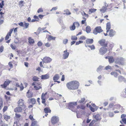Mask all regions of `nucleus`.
Here are the masks:
<instances>
[{
	"label": "nucleus",
	"mask_w": 126,
	"mask_h": 126,
	"mask_svg": "<svg viewBox=\"0 0 126 126\" xmlns=\"http://www.w3.org/2000/svg\"><path fill=\"white\" fill-rule=\"evenodd\" d=\"M18 107L14 109V111L15 112H21L23 110H25L26 109V106L24 101L22 99H19L17 102Z\"/></svg>",
	"instance_id": "f257e3e1"
},
{
	"label": "nucleus",
	"mask_w": 126,
	"mask_h": 126,
	"mask_svg": "<svg viewBox=\"0 0 126 126\" xmlns=\"http://www.w3.org/2000/svg\"><path fill=\"white\" fill-rule=\"evenodd\" d=\"M66 86L69 90H75L78 88L79 86V83L77 81H72L67 83Z\"/></svg>",
	"instance_id": "f03ea898"
},
{
	"label": "nucleus",
	"mask_w": 126,
	"mask_h": 126,
	"mask_svg": "<svg viewBox=\"0 0 126 126\" xmlns=\"http://www.w3.org/2000/svg\"><path fill=\"white\" fill-rule=\"evenodd\" d=\"M32 85L34 86V88L36 90H38L42 88L41 85L39 81L34 82L32 84Z\"/></svg>",
	"instance_id": "7ed1b4c3"
},
{
	"label": "nucleus",
	"mask_w": 126,
	"mask_h": 126,
	"mask_svg": "<svg viewBox=\"0 0 126 126\" xmlns=\"http://www.w3.org/2000/svg\"><path fill=\"white\" fill-rule=\"evenodd\" d=\"M103 30L100 26L96 27L93 30V33L95 35L97 34L98 33L102 32Z\"/></svg>",
	"instance_id": "20e7f679"
},
{
	"label": "nucleus",
	"mask_w": 126,
	"mask_h": 126,
	"mask_svg": "<svg viewBox=\"0 0 126 126\" xmlns=\"http://www.w3.org/2000/svg\"><path fill=\"white\" fill-rule=\"evenodd\" d=\"M98 43L102 47H107L108 46V42L106 41L105 39H101L98 42Z\"/></svg>",
	"instance_id": "39448f33"
},
{
	"label": "nucleus",
	"mask_w": 126,
	"mask_h": 126,
	"mask_svg": "<svg viewBox=\"0 0 126 126\" xmlns=\"http://www.w3.org/2000/svg\"><path fill=\"white\" fill-rule=\"evenodd\" d=\"M77 105V102H73L69 103L68 105V107L69 109L73 111L75 106Z\"/></svg>",
	"instance_id": "423d86ee"
},
{
	"label": "nucleus",
	"mask_w": 126,
	"mask_h": 126,
	"mask_svg": "<svg viewBox=\"0 0 126 126\" xmlns=\"http://www.w3.org/2000/svg\"><path fill=\"white\" fill-rule=\"evenodd\" d=\"M124 63V59L122 57L118 58L115 59V63L123 65Z\"/></svg>",
	"instance_id": "0eeeda50"
},
{
	"label": "nucleus",
	"mask_w": 126,
	"mask_h": 126,
	"mask_svg": "<svg viewBox=\"0 0 126 126\" xmlns=\"http://www.w3.org/2000/svg\"><path fill=\"white\" fill-rule=\"evenodd\" d=\"M47 92L45 93H43L41 96V99L42 100V103L45 106H46V99L47 98L46 97V95L47 94Z\"/></svg>",
	"instance_id": "6e6552de"
},
{
	"label": "nucleus",
	"mask_w": 126,
	"mask_h": 126,
	"mask_svg": "<svg viewBox=\"0 0 126 126\" xmlns=\"http://www.w3.org/2000/svg\"><path fill=\"white\" fill-rule=\"evenodd\" d=\"M106 47H102L100 48L99 52L100 54L104 55L107 52L108 49Z\"/></svg>",
	"instance_id": "1a4fd4ad"
},
{
	"label": "nucleus",
	"mask_w": 126,
	"mask_h": 126,
	"mask_svg": "<svg viewBox=\"0 0 126 126\" xmlns=\"http://www.w3.org/2000/svg\"><path fill=\"white\" fill-rule=\"evenodd\" d=\"M18 24L20 26L23 27L25 29L29 28V24L28 23H26L25 22H20Z\"/></svg>",
	"instance_id": "9d476101"
},
{
	"label": "nucleus",
	"mask_w": 126,
	"mask_h": 126,
	"mask_svg": "<svg viewBox=\"0 0 126 126\" xmlns=\"http://www.w3.org/2000/svg\"><path fill=\"white\" fill-rule=\"evenodd\" d=\"M117 72H118L120 74L121 73V71L120 70L116 69L115 71L111 72L110 74L111 75L113 76L114 77L117 78L119 75Z\"/></svg>",
	"instance_id": "9b49d317"
},
{
	"label": "nucleus",
	"mask_w": 126,
	"mask_h": 126,
	"mask_svg": "<svg viewBox=\"0 0 126 126\" xmlns=\"http://www.w3.org/2000/svg\"><path fill=\"white\" fill-rule=\"evenodd\" d=\"M11 81L8 79H7L3 84L0 85L1 86L2 88H5L8 85Z\"/></svg>",
	"instance_id": "f8f14e48"
},
{
	"label": "nucleus",
	"mask_w": 126,
	"mask_h": 126,
	"mask_svg": "<svg viewBox=\"0 0 126 126\" xmlns=\"http://www.w3.org/2000/svg\"><path fill=\"white\" fill-rule=\"evenodd\" d=\"M52 59L49 57H44L42 60L43 63H48L51 61Z\"/></svg>",
	"instance_id": "ddd939ff"
},
{
	"label": "nucleus",
	"mask_w": 126,
	"mask_h": 126,
	"mask_svg": "<svg viewBox=\"0 0 126 126\" xmlns=\"http://www.w3.org/2000/svg\"><path fill=\"white\" fill-rule=\"evenodd\" d=\"M44 112L46 113L45 115L46 117L47 116L48 113H50L51 111L49 107H46L44 109Z\"/></svg>",
	"instance_id": "4468645a"
},
{
	"label": "nucleus",
	"mask_w": 126,
	"mask_h": 126,
	"mask_svg": "<svg viewBox=\"0 0 126 126\" xmlns=\"http://www.w3.org/2000/svg\"><path fill=\"white\" fill-rule=\"evenodd\" d=\"M64 54L63 55V59H65L67 58L69 55V53L68 52L67 50L64 51Z\"/></svg>",
	"instance_id": "2eb2a0df"
},
{
	"label": "nucleus",
	"mask_w": 126,
	"mask_h": 126,
	"mask_svg": "<svg viewBox=\"0 0 126 126\" xmlns=\"http://www.w3.org/2000/svg\"><path fill=\"white\" fill-rule=\"evenodd\" d=\"M85 106L84 104H80L78 105L77 107V109H82L83 110H85Z\"/></svg>",
	"instance_id": "dca6fc26"
},
{
	"label": "nucleus",
	"mask_w": 126,
	"mask_h": 126,
	"mask_svg": "<svg viewBox=\"0 0 126 126\" xmlns=\"http://www.w3.org/2000/svg\"><path fill=\"white\" fill-rule=\"evenodd\" d=\"M77 102L79 104L83 103V104H85L86 102V99L84 97L81 98L80 99L79 101H77Z\"/></svg>",
	"instance_id": "f3484780"
},
{
	"label": "nucleus",
	"mask_w": 126,
	"mask_h": 126,
	"mask_svg": "<svg viewBox=\"0 0 126 126\" xmlns=\"http://www.w3.org/2000/svg\"><path fill=\"white\" fill-rule=\"evenodd\" d=\"M113 106L115 107L114 108L116 109H117L118 108H119L120 106V105H114V104L113 103H111L109 104V108H112L113 107Z\"/></svg>",
	"instance_id": "a211bd4d"
},
{
	"label": "nucleus",
	"mask_w": 126,
	"mask_h": 126,
	"mask_svg": "<svg viewBox=\"0 0 126 126\" xmlns=\"http://www.w3.org/2000/svg\"><path fill=\"white\" fill-rule=\"evenodd\" d=\"M109 35L110 37H112L115 35V32L113 30L111 29L109 31Z\"/></svg>",
	"instance_id": "6ab92c4d"
},
{
	"label": "nucleus",
	"mask_w": 126,
	"mask_h": 126,
	"mask_svg": "<svg viewBox=\"0 0 126 126\" xmlns=\"http://www.w3.org/2000/svg\"><path fill=\"white\" fill-rule=\"evenodd\" d=\"M57 118L55 116H53L51 119V122L53 124H54L57 122Z\"/></svg>",
	"instance_id": "aec40b11"
},
{
	"label": "nucleus",
	"mask_w": 126,
	"mask_h": 126,
	"mask_svg": "<svg viewBox=\"0 0 126 126\" xmlns=\"http://www.w3.org/2000/svg\"><path fill=\"white\" fill-rule=\"evenodd\" d=\"M106 32H108L111 28V24L110 22H108L106 24Z\"/></svg>",
	"instance_id": "412c9836"
},
{
	"label": "nucleus",
	"mask_w": 126,
	"mask_h": 126,
	"mask_svg": "<svg viewBox=\"0 0 126 126\" xmlns=\"http://www.w3.org/2000/svg\"><path fill=\"white\" fill-rule=\"evenodd\" d=\"M94 42V40L92 39H87L86 40V43L87 44H92Z\"/></svg>",
	"instance_id": "4be33fe9"
},
{
	"label": "nucleus",
	"mask_w": 126,
	"mask_h": 126,
	"mask_svg": "<svg viewBox=\"0 0 126 126\" xmlns=\"http://www.w3.org/2000/svg\"><path fill=\"white\" fill-rule=\"evenodd\" d=\"M29 103H31L32 104H34L36 102V101L35 99L33 98H32L29 99L28 100Z\"/></svg>",
	"instance_id": "5701e85b"
},
{
	"label": "nucleus",
	"mask_w": 126,
	"mask_h": 126,
	"mask_svg": "<svg viewBox=\"0 0 126 126\" xmlns=\"http://www.w3.org/2000/svg\"><path fill=\"white\" fill-rule=\"evenodd\" d=\"M26 96L28 98H31L33 96V94L32 93L30 92V90H29L26 93Z\"/></svg>",
	"instance_id": "b1692460"
},
{
	"label": "nucleus",
	"mask_w": 126,
	"mask_h": 126,
	"mask_svg": "<svg viewBox=\"0 0 126 126\" xmlns=\"http://www.w3.org/2000/svg\"><path fill=\"white\" fill-rule=\"evenodd\" d=\"M108 59L109 63H112L114 62V59L112 56H109Z\"/></svg>",
	"instance_id": "393cba45"
},
{
	"label": "nucleus",
	"mask_w": 126,
	"mask_h": 126,
	"mask_svg": "<svg viewBox=\"0 0 126 126\" xmlns=\"http://www.w3.org/2000/svg\"><path fill=\"white\" fill-rule=\"evenodd\" d=\"M28 42L30 44H33L35 42L34 39L31 37H29L28 39Z\"/></svg>",
	"instance_id": "a878e982"
},
{
	"label": "nucleus",
	"mask_w": 126,
	"mask_h": 126,
	"mask_svg": "<svg viewBox=\"0 0 126 126\" xmlns=\"http://www.w3.org/2000/svg\"><path fill=\"white\" fill-rule=\"evenodd\" d=\"M118 80L119 82H121L124 81L125 78L123 77L120 75L118 77Z\"/></svg>",
	"instance_id": "bb28decb"
},
{
	"label": "nucleus",
	"mask_w": 126,
	"mask_h": 126,
	"mask_svg": "<svg viewBox=\"0 0 126 126\" xmlns=\"http://www.w3.org/2000/svg\"><path fill=\"white\" fill-rule=\"evenodd\" d=\"M49 78V76L48 74H45L42 75L41 76V79H48Z\"/></svg>",
	"instance_id": "cd10ccee"
},
{
	"label": "nucleus",
	"mask_w": 126,
	"mask_h": 126,
	"mask_svg": "<svg viewBox=\"0 0 126 126\" xmlns=\"http://www.w3.org/2000/svg\"><path fill=\"white\" fill-rule=\"evenodd\" d=\"M114 47V44L112 43L110 44L109 45L108 47V49L109 51L111 50L112 48Z\"/></svg>",
	"instance_id": "c85d7f7f"
},
{
	"label": "nucleus",
	"mask_w": 126,
	"mask_h": 126,
	"mask_svg": "<svg viewBox=\"0 0 126 126\" xmlns=\"http://www.w3.org/2000/svg\"><path fill=\"white\" fill-rule=\"evenodd\" d=\"M59 76L58 74L55 75L53 78V80L54 81L58 80L59 78Z\"/></svg>",
	"instance_id": "c756f323"
},
{
	"label": "nucleus",
	"mask_w": 126,
	"mask_h": 126,
	"mask_svg": "<svg viewBox=\"0 0 126 126\" xmlns=\"http://www.w3.org/2000/svg\"><path fill=\"white\" fill-rule=\"evenodd\" d=\"M91 31V27L89 26H87L86 28V31L87 33H90Z\"/></svg>",
	"instance_id": "7c9ffc66"
},
{
	"label": "nucleus",
	"mask_w": 126,
	"mask_h": 126,
	"mask_svg": "<svg viewBox=\"0 0 126 126\" xmlns=\"http://www.w3.org/2000/svg\"><path fill=\"white\" fill-rule=\"evenodd\" d=\"M82 18L83 20H82L81 22V24H85V25L86 26L87 25V23L86 21V19L84 17H83Z\"/></svg>",
	"instance_id": "2f4dec72"
},
{
	"label": "nucleus",
	"mask_w": 126,
	"mask_h": 126,
	"mask_svg": "<svg viewBox=\"0 0 126 126\" xmlns=\"http://www.w3.org/2000/svg\"><path fill=\"white\" fill-rule=\"evenodd\" d=\"M31 126H38L37 124V122L36 121H34L32 122Z\"/></svg>",
	"instance_id": "473e14b6"
},
{
	"label": "nucleus",
	"mask_w": 126,
	"mask_h": 126,
	"mask_svg": "<svg viewBox=\"0 0 126 126\" xmlns=\"http://www.w3.org/2000/svg\"><path fill=\"white\" fill-rule=\"evenodd\" d=\"M56 38L55 37H53L51 35H49L48 38V40L50 41L51 40H55Z\"/></svg>",
	"instance_id": "72a5a7b5"
},
{
	"label": "nucleus",
	"mask_w": 126,
	"mask_h": 126,
	"mask_svg": "<svg viewBox=\"0 0 126 126\" xmlns=\"http://www.w3.org/2000/svg\"><path fill=\"white\" fill-rule=\"evenodd\" d=\"M94 117L97 121L99 120H100L101 119L100 116L99 115V114H96L95 115Z\"/></svg>",
	"instance_id": "f704fd0d"
},
{
	"label": "nucleus",
	"mask_w": 126,
	"mask_h": 126,
	"mask_svg": "<svg viewBox=\"0 0 126 126\" xmlns=\"http://www.w3.org/2000/svg\"><path fill=\"white\" fill-rule=\"evenodd\" d=\"M96 10V9L94 8L90 9L89 10V14L92 13H93L95 12Z\"/></svg>",
	"instance_id": "c9c22d12"
},
{
	"label": "nucleus",
	"mask_w": 126,
	"mask_h": 126,
	"mask_svg": "<svg viewBox=\"0 0 126 126\" xmlns=\"http://www.w3.org/2000/svg\"><path fill=\"white\" fill-rule=\"evenodd\" d=\"M3 106V102L2 98H0V110L1 109Z\"/></svg>",
	"instance_id": "e433bc0d"
},
{
	"label": "nucleus",
	"mask_w": 126,
	"mask_h": 126,
	"mask_svg": "<svg viewBox=\"0 0 126 126\" xmlns=\"http://www.w3.org/2000/svg\"><path fill=\"white\" fill-rule=\"evenodd\" d=\"M10 118V116H8L7 115H4V118L6 121H7Z\"/></svg>",
	"instance_id": "4c0bfd02"
},
{
	"label": "nucleus",
	"mask_w": 126,
	"mask_h": 126,
	"mask_svg": "<svg viewBox=\"0 0 126 126\" xmlns=\"http://www.w3.org/2000/svg\"><path fill=\"white\" fill-rule=\"evenodd\" d=\"M75 28L76 26H75V25L74 23H73V25L71 26H70V30L72 31L74 30H75Z\"/></svg>",
	"instance_id": "58836bf2"
},
{
	"label": "nucleus",
	"mask_w": 126,
	"mask_h": 126,
	"mask_svg": "<svg viewBox=\"0 0 126 126\" xmlns=\"http://www.w3.org/2000/svg\"><path fill=\"white\" fill-rule=\"evenodd\" d=\"M64 12L65 14L67 15H70L71 14V13L68 9H66L64 11Z\"/></svg>",
	"instance_id": "ea45409f"
},
{
	"label": "nucleus",
	"mask_w": 126,
	"mask_h": 126,
	"mask_svg": "<svg viewBox=\"0 0 126 126\" xmlns=\"http://www.w3.org/2000/svg\"><path fill=\"white\" fill-rule=\"evenodd\" d=\"M77 39V37L75 36H71V39L73 41L76 40Z\"/></svg>",
	"instance_id": "a19ab883"
},
{
	"label": "nucleus",
	"mask_w": 126,
	"mask_h": 126,
	"mask_svg": "<svg viewBox=\"0 0 126 126\" xmlns=\"http://www.w3.org/2000/svg\"><path fill=\"white\" fill-rule=\"evenodd\" d=\"M75 25V26L76 27H78L80 26V24L78 22H75L73 23Z\"/></svg>",
	"instance_id": "79ce46f5"
},
{
	"label": "nucleus",
	"mask_w": 126,
	"mask_h": 126,
	"mask_svg": "<svg viewBox=\"0 0 126 126\" xmlns=\"http://www.w3.org/2000/svg\"><path fill=\"white\" fill-rule=\"evenodd\" d=\"M20 90V91L22 90L24 88L23 85L22 83H21L19 87Z\"/></svg>",
	"instance_id": "37998d69"
},
{
	"label": "nucleus",
	"mask_w": 126,
	"mask_h": 126,
	"mask_svg": "<svg viewBox=\"0 0 126 126\" xmlns=\"http://www.w3.org/2000/svg\"><path fill=\"white\" fill-rule=\"evenodd\" d=\"M87 47H90L91 50L94 49H95V47L93 45H91L88 46Z\"/></svg>",
	"instance_id": "c03bdc74"
},
{
	"label": "nucleus",
	"mask_w": 126,
	"mask_h": 126,
	"mask_svg": "<svg viewBox=\"0 0 126 126\" xmlns=\"http://www.w3.org/2000/svg\"><path fill=\"white\" fill-rule=\"evenodd\" d=\"M29 118L32 121H34L35 120L33 118V115H31L29 116Z\"/></svg>",
	"instance_id": "a18cd8bd"
},
{
	"label": "nucleus",
	"mask_w": 126,
	"mask_h": 126,
	"mask_svg": "<svg viewBox=\"0 0 126 126\" xmlns=\"http://www.w3.org/2000/svg\"><path fill=\"white\" fill-rule=\"evenodd\" d=\"M68 40L67 39H65L63 40V43L64 44H66L68 42Z\"/></svg>",
	"instance_id": "49530a36"
},
{
	"label": "nucleus",
	"mask_w": 126,
	"mask_h": 126,
	"mask_svg": "<svg viewBox=\"0 0 126 126\" xmlns=\"http://www.w3.org/2000/svg\"><path fill=\"white\" fill-rule=\"evenodd\" d=\"M89 107L90 108V109L91 110V111H92L93 112H94L95 111L94 109L92 107L91 105H90L89 106Z\"/></svg>",
	"instance_id": "de8ad7c7"
},
{
	"label": "nucleus",
	"mask_w": 126,
	"mask_h": 126,
	"mask_svg": "<svg viewBox=\"0 0 126 126\" xmlns=\"http://www.w3.org/2000/svg\"><path fill=\"white\" fill-rule=\"evenodd\" d=\"M8 107L6 106H4L3 109V112L5 111L7 109Z\"/></svg>",
	"instance_id": "09e8293b"
},
{
	"label": "nucleus",
	"mask_w": 126,
	"mask_h": 126,
	"mask_svg": "<svg viewBox=\"0 0 126 126\" xmlns=\"http://www.w3.org/2000/svg\"><path fill=\"white\" fill-rule=\"evenodd\" d=\"M39 78L37 77L34 76L32 78V80L34 81H38V79Z\"/></svg>",
	"instance_id": "8fccbe9b"
},
{
	"label": "nucleus",
	"mask_w": 126,
	"mask_h": 126,
	"mask_svg": "<svg viewBox=\"0 0 126 126\" xmlns=\"http://www.w3.org/2000/svg\"><path fill=\"white\" fill-rule=\"evenodd\" d=\"M83 43V41H77L76 42V45H78L82 43Z\"/></svg>",
	"instance_id": "3c124183"
},
{
	"label": "nucleus",
	"mask_w": 126,
	"mask_h": 126,
	"mask_svg": "<svg viewBox=\"0 0 126 126\" xmlns=\"http://www.w3.org/2000/svg\"><path fill=\"white\" fill-rule=\"evenodd\" d=\"M11 35H9V34H7L6 36L5 39L6 40H7L9 38V37L11 36Z\"/></svg>",
	"instance_id": "603ef678"
},
{
	"label": "nucleus",
	"mask_w": 126,
	"mask_h": 126,
	"mask_svg": "<svg viewBox=\"0 0 126 126\" xmlns=\"http://www.w3.org/2000/svg\"><path fill=\"white\" fill-rule=\"evenodd\" d=\"M83 13H82V15L83 16H84L86 17L87 18L89 17V15L88 14H86L84 12H83Z\"/></svg>",
	"instance_id": "864d4df0"
},
{
	"label": "nucleus",
	"mask_w": 126,
	"mask_h": 126,
	"mask_svg": "<svg viewBox=\"0 0 126 126\" xmlns=\"http://www.w3.org/2000/svg\"><path fill=\"white\" fill-rule=\"evenodd\" d=\"M5 97L6 100L7 101L9 100L10 99V96H8L6 95L5 96Z\"/></svg>",
	"instance_id": "5fc2aeb1"
},
{
	"label": "nucleus",
	"mask_w": 126,
	"mask_h": 126,
	"mask_svg": "<svg viewBox=\"0 0 126 126\" xmlns=\"http://www.w3.org/2000/svg\"><path fill=\"white\" fill-rule=\"evenodd\" d=\"M111 66L109 65L106 66L105 68V69L106 70H108L109 69H111Z\"/></svg>",
	"instance_id": "6e6d98bb"
},
{
	"label": "nucleus",
	"mask_w": 126,
	"mask_h": 126,
	"mask_svg": "<svg viewBox=\"0 0 126 126\" xmlns=\"http://www.w3.org/2000/svg\"><path fill=\"white\" fill-rule=\"evenodd\" d=\"M14 28L13 29H10V30L9 32H8L7 34H9L10 35H11V34L12 33V32H13V30H14Z\"/></svg>",
	"instance_id": "4d7b16f0"
},
{
	"label": "nucleus",
	"mask_w": 126,
	"mask_h": 126,
	"mask_svg": "<svg viewBox=\"0 0 126 126\" xmlns=\"http://www.w3.org/2000/svg\"><path fill=\"white\" fill-rule=\"evenodd\" d=\"M42 43L40 41L38 42L37 43V45L38 46H42Z\"/></svg>",
	"instance_id": "13d9d810"
},
{
	"label": "nucleus",
	"mask_w": 126,
	"mask_h": 126,
	"mask_svg": "<svg viewBox=\"0 0 126 126\" xmlns=\"http://www.w3.org/2000/svg\"><path fill=\"white\" fill-rule=\"evenodd\" d=\"M43 12V10L42 8H39L37 11L38 13L42 12Z\"/></svg>",
	"instance_id": "bf43d9fd"
},
{
	"label": "nucleus",
	"mask_w": 126,
	"mask_h": 126,
	"mask_svg": "<svg viewBox=\"0 0 126 126\" xmlns=\"http://www.w3.org/2000/svg\"><path fill=\"white\" fill-rule=\"evenodd\" d=\"M86 39V38L85 36H82L79 39L80 40H85Z\"/></svg>",
	"instance_id": "052dcab7"
},
{
	"label": "nucleus",
	"mask_w": 126,
	"mask_h": 126,
	"mask_svg": "<svg viewBox=\"0 0 126 126\" xmlns=\"http://www.w3.org/2000/svg\"><path fill=\"white\" fill-rule=\"evenodd\" d=\"M16 117L17 118H19L21 117V115L19 114L16 113L15 114Z\"/></svg>",
	"instance_id": "680f3d73"
},
{
	"label": "nucleus",
	"mask_w": 126,
	"mask_h": 126,
	"mask_svg": "<svg viewBox=\"0 0 126 126\" xmlns=\"http://www.w3.org/2000/svg\"><path fill=\"white\" fill-rule=\"evenodd\" d=\"M4 47L3 46H2L0 47V52H2L3 51Z\"/></svg>",
	"instance_id": "e2e57ef3"
},
{
	"label": "nucleus",
	"mask_w": 126,
	"mask_h": 126,
	"mask_svg": "<svg viewBox=\"0 0 126 126\" xmlns=\"http://www.w3.org/2000/svg\"><path fill=\"white\" fill-rule=\"evenodd\" d=\"M45 46L47 47H49L50 46V44L49 43L47 42L46 43L45 45Z\"/></svg>",
	"instance_id": "0e129e2a"
},
{
	"label": "nucleus",
	"mask_w": 126,
	"mask_h": 126,
	"mask_svg": "<svg viewBox=\"0 0 126 126\" xmlns=\"http://www.w3.org/2000/svg\"><path fill=\"white\" fill-rule=\"evenodd\" d=\"M109 115L110 117H112L114 114L113 112H110L109 113Z\"/></svg>",
	"instance_id": "69168bd1"
},
{
	"label": "nucleus",
	"mask_w": 126,
	"mask_h": 126,
	"mask_svg": "<svg viewBox=\"0 0 126 126\" xmlns=\"http://www.w3.org/2000/svg\"><path fill=\"white\" fill-rule=\"evenodd\" d=\"M122 121L124 124H126V119L125 118H123L122 119Z\"/></svg>",
	"instance_id": "338daca9"
},
{
	"label": "nucleus",
	"mask_w": 126,
	"mask_h": 126,
	"mask_svg": "<svg viewBox=\"0 0 126 126\" xmlns=\"http://www.w3.org/2000/svg\"><path fill=\"white\" fill-rule=\"evenodd\" d=\"M14 126H19V124H18L17 122L16 121L14 122Z\"/></svg>",
	"instance_id": "774afa93"
}]
</instances>
